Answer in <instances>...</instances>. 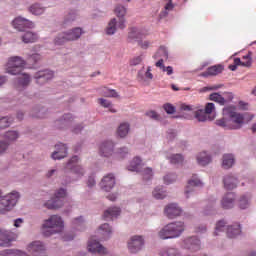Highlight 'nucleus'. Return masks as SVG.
Returning a JSON list of instances; mask_svg holds the SVG:
<instances>
[{
    "label": "nucleus",
    "mask_w": 256,
    "mask_h": 256,
    "mask_svg": "<svg viewBox=\"0 0 256 256\" xmlns=\"http://www.w3.org/2000/svg\"><path fill=\"white\" fill-rule=\"evenodd\" d=\"M252 53L248 52L247 55L242 57V67H251L253 65V59L251 58Z\"/></svg>",
    "instance_id": "nucleus-58"
},
{
    "label": "nucleus",
    "mask_w": 256,
    "mask_h": 256,
    "mask_svg": "<svg viewBox=\"0 0 256 256\" xmlns=\"http://www.w3.org/2000/svg\"><path fill=\"white\" fill-rule=\"evenodd\" d=\"M196 161L201 167H206V165H209L213 161V158L209 152L202 151L196 155Z\"/></svg>",
    "instance_id": "nucleus-31"
},
{
    "label": "nucleus",
    "mask_w": 256,
    "mask_h": 256,
    "mask_svg": "<svg viewBox=\"0 0 256 256\" xmlns=\"http://www.w3.org/2000/svg\"><path fill=\"white\" fill-rule=\"evenodd\" d=\"M121 215V208L119 207H110L106 211H104L103 218L106 221H111L113 219H117Z\"/></svg>",
    "instance_id": "nucleus-33"
},
{
    "label": "nucleus",
    "mask_w": 256,
    "mask_h": 256,
    "mask_svg": "<svg viewBox=\"0 0 256 256\" xmlns=\"http://www.w3.org/2000/svg\"><path fill=\"white\" fill-rule=\"evenodd\" d=\"M65 229V221L60 215H51L47 219L43 220L41 231L44 237H51L63 233Z\"/></svg>",
    "instance_id": "nucleus-2"
},
{
    "label": "nucleus",
    "mask_w": 256,
    "mask_h": 256,
    "mask_svg": "<svg viewBox=\"0 0 256 256\" xmlns=\"http://www.w3.org/2000/svg\"><path fill=\"white\" fill-rule=\"evenodd\" d=\"M67 197V190L65 188L58 189L54 197L44 203L46 209H61L63 207V200Z\"/></svg>",
    "instance_id": "nucleus-7"
},
{
    "label": "nucleus",
    "mask_w": 256,
    "mask_h": 256,
    "mask_svg": "<svg viewBox=\"0 0 256 256\" xmlns=\"http://www.w3.org/2000/svg\"><path fill=\"white\" fill-rule=\"evenodd\" d=\"M4 139H5L4 141H6V143H9V145H11V143H14V141L19 139V132L15 131V130L7 131L4 134Z\"/></svg>",
    "instance_id": "nucleus-42"
},
{
    "label": "nucleus",
    "mask_w": 256,
    "mask_h": 256,
    "mask_svg": "<svg viewBox=\"0 0 256 256\" xmlns=\"http://www.w3.org/2000/svg\"><path fill=\"white\" fill-rule=\"evenodd\" d=\"M151 71V66L146 68L142 67V69L138 71L139 81H142L143 83H151V81H153V73Z\"/></svg>",
    "instance_id": "nucleus-27"
},
{
    "label": "nucleus",
    "mask_w": 256,
    "mask_h": 256,
    "mask_svg": "<svg viewBox=\"0 0 256 256\" xmlns=\"http://www.w3.org/2000/svg\"><path fill=\"white\" fill-rule=\"evenodd\" d=\"M142 177L144 181H151L153 179V168L146 167L142 170Z\"/></svg>",
    "instance_id": "nucleus-56"
},
{
    "label": "nucleus",
    "mask_w": 256,
    "mask_h": 256,
    "mask_svg": "<svg viewBox=\"0 0 256 256\" xmlns=\"http://www.w3.org/2000/svg\"><path fill=\"white\" fill-rule=\"evenodd\" d=\"M127 155H129V148L126 146L118 148L115 152L117 159H125Z\"/></svg>",
    "instance_id": "nucleus-54"
},
{
    "label": "nucleus",
    "mask_w": 256,
    "mask_h": 256,
    "mask_svg": "<svg viewBox=\"0 0 256 256\" xmlns=\"http://www.w3.org/2000/svg\"><path fill=\"white\" fill-rule=\"evenodd\" d=\"M111 235H113V228L109 223H104L98 228V237L100 241H108L111 239Z\"/></svg>",
    "instance_id": "nucleus-24"
},
{
    "label": "nucleus",
    "mask_w": 256,
    "mask_h": 256,
    "mask_svg": "<svg viewBox=\"0 0 256 256\" xmlns=\"http://www.w3.org/2000/svg\"><path fill=\"white\" fill-rule=\"evenodd\" d=\"M114 13L118 17V21L119 19H125V15H127V8H125L123 5H117Z\"/></svg>",
    "instance_id": "nucleus-51"
},
{
    "label": "nucleus",
    "mask_w": 256,
    "mask_h": 256,
    "mask_svg": "<svg viewBox=\"0 0 256 256\" xmlns=\"http://www.w3.org/2000/svg\"><path fill=\"white\" fill-rule=\"evenodd\" d=\"M219 73H223V65H215V66L209 67L207 71L202 74V76L203 77L215 76V75H219Z\"/></svg>",
    "instance_id": "nucleus-39"
},
{
    "label": "nucleus",
    "mask_w": 256,
    "mask_h": 256,
    "mask_svg": "<svg viewBox=\"0 0 256 256\" xmlns=\"http://www.w3.org/2000/svg\"><path fill=\"white\" fill-rule=\"evenodd\" d=\"M155 67H158V69H160L163 73H166L167 75H173V67L165 66L163 59H159L155 63Z\"/></svg>",
    "instance_id": "nucleus-43"
},
{
    "label": "nucleus",
    "mask_w": 256,
    "mask_h": 256,
    "mask_svg": "<svg viewBox=\"0 0 256 256\" xmlns=\"http://www.w3.org/2000/svg\"><path fill=\"white\" fill-rule=\"evenodd\" d=\"M193 187H203V181H201V179H199L197 175H193L192 179L188 180V184L184 190V195L186 199H189V197H193V194L195 193Z\"/></svg>",
    "instance_id": "nucleus-17"
},
{
    "label": "nucleus",
    "mask_w": 256,
    "mask_h": 256,
    "mask_svg": "<svg viewBox=\"0 0 256 256\" xmlns=\"http://www.w3.org/2000/svg\"><path fill=\"white\" fill-rule=\"evenodd\" d=\"M17 241V234L5 228L0 229V247H12L13 242Z\"/></svg>",
    "instance_id": "nucleus-10"
},
{
    "label": "nucleus",
    "mask_w": 256,
    "mask_h": 256,
    "mask_svg": "<svg viewBox=\"0 0 256 256\" xmlns=\"http://www.w3.org/2000/svg\"><path fill=\"white\" fill-rule=\"evenodd\" d=\"M165 156L172 165H180L184 160L183 155L181 154H166Z\"/></svg>",
    "instance_id": "nucleus-45"
},
{
    "label": "nucleus",
    "mask_w": 256,
    "mask_h": 256,
    "mask_svg": "<svg viewBox=\"0 0 256 256\" xmlns=\"http://www.w3.org/2000/svg\"><path fill=\"white\" fill-rule=\"evenodd\" d=\"M152 43L153 42L150 40L141 38L138 40V47H140V49L147 50L151 47Z\"/></svg>",
    "instance_id": "nucleus-59"
},
{
    "label": "nucleus",
    "mask_w": 256,
    "mask_h": 256,
    "mask_svg": "<svg viewBox=\"0 0 256 256\" xmlns=\"http://www.w3.org/2000/svg\"><path fill=\"white\" fill-rule=\"evenodd\" d=\"M160 256H181V252L177 248H166L160 252Z\"/></svg>",
    "instance_id": "nucleus-49"
},
{
    "label": "nucleus",
    "mask_w": 256,
    "mask_h": 256,
    "mask_svg": "<svg viewBox=\"0 0 256 256\" xmlns=\"http://www.w3.org/2000/svg\"><path fill=\"white\" fill-rule=\"evenodd\" d=\"M29 83H31V75L27 73H23V74H20V76L18 77L16 87H18V89L21 87L25 88V87H28Z\"/></svg>",
    "instance_id": "nucleus-36"
},
{
    "label": "nucleus",
    "mask_w": 256,
    "mask_h": 256,
    "mask_svg": "<svg viewBox=\"0 0 256 256\" xmlns=\"http://www.w3.org/2000/svg\"><path fill=\"white\" fill-rule=\"evenodd\" d=\"M22 43H36V41H39V34L37 32L33 31H24L20 35Z\"/></svg>",
    "instance_id": "nucleus-32"
},
{
    "label": "nucleus",
    "mask_w": 256,
    "mask_h": 256,
    "mask_svg": "<svg viewBox=\"0 0 256 256\" xmlns=\"http://www.w3.org/2000/svg\"><path fill=\"white\" fill-rule=\"evenodd\" d=\"M34 79L36 80V83L43 85V83H46V81L53 79V71L51 70L38 71L34 75Z\"/></svg>",
    "instance_id": "nucleus-28"
},
{
    "label": "nucleus",
    "mask_w": 256,
    "mask_h": 256,
    "mask_svg": "<svg viewBox=\"0 0 256 256\" xmlns=\"http://www.w3.org/2000/svg\"><path fill=\"white\" fill-rule=\"evenodd\" d=\"M99 155L101 157H113L115 155V142L111 140L103 141L99 146Z\"/></svg>",
    "instance_id": "nucleus-15"
},
{
    "label": "nucleus",
    "mask_w": 256,
    "mask_h": 256,
    "mask_svg": "<svg viewBox=\"0 0 256 256\" xmlns=\"http://www.w3.org/2000/svg\"><path fill=\"white\" fill-rule=\"evenodd\" d=\"M19 199H21V193L19 191L14 190L4 195L1 190L0 215H7L12 209H15L17 203H19Z\"/></svg>",
    "instance_id": "nucleus-4"
},
{
    "label": "nucleus",
    "mask_w": 256,
    "mask_h": 256,
    "mask_svg": "<svg viewBox=\"0 0 256 256\" xmlns=\"http://www.w3.org/2000/svg\"><path fill=\"white\" fill-rule=\"evenodd\" d=\"M194 119H196V121H198L199 123L213 121V118L205 113V109L199 106H196V109L194 110Z\"/></svg>",
    "instance_id": "nucleus-29"
},
{
    "label": "nucleus",
    "mask_w": 256,
    "mask_h": 256,
    "mask_svg": "<svg viewBox=\"0 0 256 256\" xmlns=\"http://www.w3.org/2000/svg\"><path fill=\"white\" fill-rule=\"evenodd\" d=\"M237 201V194L235 192H227L223 195L220 205L222 209H233L235 202Z\"/></svg>",
    "instance_id": "nucleus-20"
},
{
    "label": "nucleus",
    "mask_w": 256,
    "mask_h": 256,
    "mask_svg": "<svg viewBox=\"0 0 256 256\" xmlns=\"http://www.w3.org/2000/svg\"><path fill=\"white\" fill-rule=\"evenodd\" d=\"M129 39H141V30L132 28L128 34Z\"/></svg>",
    "instance_id": "nucleus-61"
},
{
    "label": "nucleus",
    "mask_w": 256,
    "mask_h": 256,
    "mask_svg": "<svg viewBox=\"0 0 256 256\" xmlns=\"http://www.w3.org/2000/svg\"><path fill=\"white\" fill-rule=\"evenodd\" d=\"M115 184V175L110 173L102 178L100 182V189H102V191H105L106 193H109L115 187Z\"/></svg>",
    "instance_id": "nucleus-21"
},
{
    "label": "nucleus",
    "mask_w": 256,
    "mask_h": 256,
    "mask_svg": "<svg viewBox=\"0 0 256 256\" xmlns=\"http://www.w3.org/2000/svg\"><path fill=\"white\" fill-rule=\"evenodd\" d=\"M163 181L165 185H171L172 183H175V181H177V174L175 173L166 174L163 178Z\"/></svg>",
    "instance_id": "nucleus-57"
},
{
    "label": "nucleus",
    "mask_w": 256,
    "mask_h": 256,
    "mask_svg": "<svg viewBox=\"0 0 256 256\" xmlns=\"http://www.w3.org/2000/svg\"><path fill=\"white\" fill-rule=\"evenodd\" d=\"M117 29H125V19L112 18L106 27V35H115Z\"/></svg>",
    "instance_id": "nucleus-18"
},
{
    "label": "nucleus",
    "mask_w": 256,
    "mask_h": 256,
    "mask_svg": "<svg viewBox=\"0 0 256 256\" xmlns=\"http://www.w3.org/2000/svg\"><path fill=\"white\" fill-rule=\"evenodd\" d=\"M72 225L77 231H85V219L83 216L74 218L72 220Z\"/></svg>",
    "instance_id": "nucleus-44"
},
{
    "label": "nucleus",
    "mask_w": 256,
    "mask_h": 256,
    "mask_svg": "<svg viewBox=\"0 0 256 256\" xmlns=\"http://www.w3.org/2000/svg\"><path fill=\"white\" fill-rule=\"evenodd\" d=\"M9 151V142L5 140L0 141V156L5 155Z\"/></svg>",
    "instance_id": "nucleus-63"
},
{
    "label": "nucleus",
    "mask_w": 256,
    "mask_h": 256,
    "mask_svg": "<svg viewBox=\"0 0 256 256\" xmlns=\"http://www.w3.org/2000/svg\"><path fill=\"white\" fill-rule=\"evenodd\" d=\"M169 59V50H167V47L162 46L158 49V51L153 55V59Z\"/></svg>",
    "instance_id": "nucleus-46"
},
{
    "label": "nucleus",
    "mask_w": 256,
    "mask_h": 256,
    "mask_svg": "<svg viewBox=\"0 0 256 256\" xmlns=\"http://www.w3.org/2000/svg\"><path fill=\"white\" fill-rule=\"evenodd\" d=\"M99 105L101 107H104V109H108L110 113H117V109H115V106H113V103L111 101L105 99V98H100L98 99Z\"/></svg>",
    "instance_id": "nucleus-47"
},
{
    "label": "nucleus",
    "mask_w": 256,
    "mask_h": 256,
    "mask_svg": "<svg viewBox=\"0 0 256 256\" xmlns=\"http://www.w3.org/2000/svg\"><path fill=\"white\" fill-rule=\"evenodd\" d=\"M173 9H175V5L173 4L172 0H169L164 6V11L161 12L160 17H167L169 12L173 11Z\"/></svg>",
    "instance_id": "nucleus-55"
},
{
    "label": "nucleus",
    "mask_w": 256,
    "mask_h": 256,
    "mask_svg": "<svg viewBox=\"0 0 256 256\" xmlns=\"http://www.w3.org/2000/svg\"><path fill=\"white\" fill-rule=\"evenodd\" d=\"M152 196L154 199H165L167 197V190H165V187L163 186H157L152 191Z\"/></svg>",
    "instance_id": "nucleus-40"
},
{
    "label": "nucleus",
    "mask_w": 256,
    "mask_h": 256,
    "mask_svg": "<svg viewBox=\"0 0 256 256\" xmlns=\"http://www.w3.org/2000/svg\"><path fill=\"white\" fill-rule=\"evenodd\" d=\"M47 8H45V6H43V4L40 3H34L32 4L29 8L28 11L29 13H31V15H43L45 13Z\"/></svg>",
    "instance_id": "nucleus-35"
},
{
    "label": "nucleus",
    "mask_w": 256,
    "mask_h": 256,
    "mask_svg": "<svg viewBox=\"0 0 256 256\" xmlns=\"http://www.w3.org/2000/svg\"><path fill=\"white\" fill-rule=\"evenodd\" d=\"M13 121L14 119L11 116H5L0 118V131L1 129H7V127H10Z\"/></svg>",
    "instance_id": "nucleus-52"
},
{
    "label": "nucleus",
    "mask_w": 256,
    "mask_h": 256,
    "mask_svg": "<svg viewBox=\"0 0 256 256\" xmlns=\"http://www.w3.org/2000/svg\"><path fill=\"white\" fill-rule=\"evenodd\" d=\"M182 248L187 249L190 253L201 251V240L197 236L185 238L182 242Z\"/></svg>",
    "instance_id": "nucleus-11"
},
{
    "label": "nucleus",
    "mask_w": 256,
    "mask_h": 256,
    "mask_svg": "<svg viewBox=\"0 0 256 256\" xmlns=\"http://www.w3.org/2000/svg\"><path fill=\"white\" fill-rule=\"evenodd\" d=\"M223 185L227 191H233L239 186V178L235 174H227L223 177Z\"/></svg>",
    "instance_id": "nucleus-23"
},
{
    "label": "nucleus",
    "mask_w": 256,
    "mask_h": 256,
    "mask_svg": "<svg viewBox=\"0 0 256 256\" xmlns=\"http://www.w3.org/2000/svg\"><path fill=\"white\" fill-rule=\"evenodd\" d=\"M0 256H29V254L19 249H5L0 252Z\"/></svg>",
    "instance_id": "nucleus-38"
},
{
    "label": "nucleus",
    "mask_w": 256,
    "mask_h": 256,
    "mask_svg": "<svg viewBox=\"0 0 256 256\" xmlns=\"http://www.w3.org/2000/svg\"><path fill=\"white\" fill-rule=\"evenodd\" d=\"M12 26L14 27V29H16V31L24 33L26 29H33V27H35V24L33 23V21L27 18L18 16L12 21Z\"/></svg>",
    "instance_id": "nucleus-13"
},
{
    "label": "nucleus",
    "mask_w": 256,
    "mask_h": 256,
    "mask_svg": "<svg viewBox=\"0 0 256 256\" xmlns=\"http://www.w3.org/2000/svg\"><path fill=\"white\" fill-rule=\"evenodd\" d=\"M131 133V124L129 122H122L119 124L116 135L120 139H125Z\"/></svg>",
    "instance_id": "nucleus-30"
},
{
    "label": "nucleus",
    "mask_w": 256,
    "mask_h": 256,
    "mask_svg": "<svg viewBox=\"0 0 256 256\" xmlns=\"http://www.w3.org/2000/svg\"><path fill=\"white\" fill-rule=\"evenodd\" d=\"M224 117L216 120V125L222 127V129H228L232 131H237L247 125V123L253 121L255 117L253 114L249 113H239L236 111L235 106H227L223 108L222 111Z\"/></svg>",
    "instance_id": "nucleus-1"
},
{
    "label": "nucleus",
    "mask_w": 256,
    "mask_h": 256,
    "mask_svg": "<svg viewBox=\"0 0 256 256\" xmlns=\"http://www.w3.org/2000/svg\"><path fill=\"white\" fill-rule=\"evenodd\" d=\"M222 168L225 170L232 169V167L235 165V155L233 154H224L222 156Z\"/></svg>",
    "instance_id": "nucleus-34"
},
{
    "label": "nucleus",
    "mask_w": 256,
    "mask_h": 256,
    "mask_svg": "<svg viewBox=\"0 0 256 256\" xmlns=\"http://www.w3.org/2000/svg\"><path fill=\"white\" fill-rule=\"evenodd\" d=\"M54 161H61L67 157V145L60 143L55 146V151L51 154Z\"/></svg>",
    "instance_id": "nucleus-25"
},
{
    "label": "nucleus",
    "mask_w": 256,
    "mask_h": 256,
    "mask_svg": "<svg viewBox=\"0 0 256 256\" xmlns=\"http://www.w3.org/2000/svg\"><path fill=\"white\" fill-rule=\"evenodd\" d=\"M85 31L81 27H74L69 30L59 33L54 38V45H65V43H71L73 41H79Z\"/></svg>",
    "instance_id": "nucleus-5"
},
{
    "label": "nucleus",
    "mask_w": 256,
    "mask_h": 256,
    "mask_svg": "<svg viewBox=\"0 0 256 256\" xmlns=\"http://www.w3.org/2000/svg\"><path fill=\"white\" fill-rule=\"evenodd\" d=\"M217 203L216 198H212L209 202L206 208L204 209V215H215V205Z\"/></svg>",
    "instance_id": "nucleus-48"
},
{
    "label": "nucleus",
    "mask_w": 256,
    "mask_h": 256,
    "mask_svg": "<svg viewBox=\"0 0 256 256\" xmlns=\"http://www.w3.org/2000/svg\"><path fill=\"white\" fill-rule=\"evenodd\" d=\"M79 156H73L63 168L64 173L71 171L74 175H76L77 179H81L85 175V168L83 166L78 165Z\"/></svg>",
    "instance_id": "nucleus-9"
},
{
    "label": "nucleus",
    "mask_w": 256,
    "mask_h": 256,
    "mask_svg": "<svg viewBox=\"0 0 256 256\" xmlns=\"http://www.w3.org/2000/svg\"><path fill=\"white\" fill-rule=\"evenodd\" d=\"M226 225H227V221L219 220L216 223L215 230H214V235L217 236V235H220V233H223V231H225Z\"/></svg>",
    "instance_id": "nucleus-53"
},
{
    "label": "nucleus",
    "mask_w": 256,
    "mask_h": 256,
    "mask_svg": "<svg viewBox=\"0 0 256 256\" xmlns=\"http://www.w3.org/2000/svg\"><path fill=\"white\" fill-rule=\"evenodd\" d=\"M164 215L168 217V219H177V217L183 215V208L177 203H169L164 208Z\"/></svg>",
    "instance_id": "nucleus-14"
},
{
    "label": "nucleus",
    "mask_w": 256,
    "mask_h": 256,
    "mask_svg": "<svg viewBox=\"0 0 256 256\" xmlns=\"http://www.w3.org/2000/svg\"><path fill=\"white\" fill-rule=\"evenodd\" d=\"M27 63L21 56H12L6 63V73L9 75H21Z\"/></svg>",
    "instance_id": "nucleus-6"
},
{
    "label": "nucleus",
    "mask_w": 256,
    "mask_h": 256,
    "mask_svg": "<svg viewBox=\"0 0 256 256\" xmlns=\"http://www.w3.org/2000/svg\"><path fill=\"white\" fill-rule=\"evenodd\" d=\"M185 233V222L183 221H174L166 224L158 231L159 239L163 241L167 239H178Z\"/></svg>",
    "instance_id": "nucleus-3"
},
{
    "label": "nucleus",
    "mask_w": 256,
    "mask_h": 256,
    "mask_svg": "<svg viewBox=\"0 0 256 256\" xmlns=\"http://www.w3.org/2000/svg\"><path fill=\"white\" fill-rule=\"evenodd\" d=\"M29 253H32L34 256H46L47 248L42 241H33L27 247Z\"/></svg>",
    "instance_id": "nucleus-16"
},
{
    "label": "nucleus",
    "mask_w": 256,
    "mask_h": 256,
    "mask_svg": "<svg viewBox=\"0 0 256 256\" xmlns=\"http://www.w3.org/2000/svg\"><path fill=\"white\" fill-rule=\"evenodd\" d=\"M101 94L103 97H119L117 91L109 88H103Z\"/></svg>",
    "instance_id": "nucleus-60"
},
{
    "label": "nucleus",
    "mask_w": 256,
    "mask_h": 256,
    "mask_svg": "<svg viewBox=\"0 0 256 256\" xmlns=\"http://www.w3.org/2000/svg\"><path fill=\"white\" fill-rule=\"evenodd\" d=\"M87 251L94 255H107V253H109V250H107V248L100 244L95 238L88 240Z\"/></svg>",
    "instance_id": "nucleus-12"
},
{
    "label": "nucleus",
    "mask_w": 256,
    "mask_h": 256,
    "mask_svg": "<svg viewBox=\"0 0 256 256\" xmlns=\"http://www.w3.org/2000/svg\"><path fill=\"white\" fill-rule=\"evenodd\" d=\"M241 233V224L239 222L228 225L226 228V235L229 239H237Z\"/></svg>",
    "instance_id": "nucleus-26"
},
{
    "label": "nucleus",
    "mask_w": 256,
    "mask_h": 256,
    "mask_svg": "<svg viewBox=\"0 0 256 256\" xmlns=\"http://www.w3.org/2000/svg\"><path fill=\"white\" fill-rule=\"evenodd\" d=\"M141 163H143V160L141 157L136 156L134 157L129 165L127 166L128 171L139 173V167H141Z\"/></svg>",
    "instance_id": "nucleus-37"
},
{
    "label": "nucleus",
    "mask_w": 256,
    "mask_h": 256,
    "mask_svg": "<svg viewBox=\"0 0 256 256\" xmlns=\"http://www.w3.org/2000/svg\"><path fill=\"white\" fill-rule=\"evenodd\" d=\"M252 199L253 196L249 192L241 194L236 200L238 209H240L241 211H247V209L251 207Z\"/></svg>",
    "instance_id": "nucleus-22"
},
{
    "label": "nucleus",
    "mask_w": 256,
    "mask_h": 256,
    "mask_svg": "<svg viewBox=\"0 0 256 256\" xmlns=\"http://www.w3.org/2000/svg\"><path fill=\"white\" fill-rule=\"evenodd\" d=\"M143 59H145V54H140L139 56H135L131 60V65H134V66L141 65V63L143 62Z\"/></svg>",
    "instance_id": "nucleus-64"
},
{
    "label": "nucleus",
    "mask_w": 256,
    "mask_h": 256,
    "mask_svg": "<svg viewBox=\"0 0 256 256\" xmlns=\"http://www.w3.org/2000/svg\"><path fill=\"white\" fill-rule=\"evenodd\" d=\"M62 125H71L73 133H81L83 131V124L75 123V118L72 114H65L61 119Z\"/></svg>",
    "instance_id": "nucleus-19"
},
{
    "label": "nucleus",
    "mask_w": 256,
    "mask_h": 256,
    "mask_svg": "<svg viewBox=\"0 0 256 256\" xmlns=\"http://www.w3.org/2000/svg\"><path fill=\"white\" fill-rule=\"evenodd\" d=\"M210 101H214L215 103H219V105H225L227 103V100H225V97H223L219 93H212L209 96Z\"/></svg>",
    "instance_id": "nucleus-50"
},
{
    "label": "nucleus",
    "mask_w": 256,
    "mask_h": 256,
    "mask_svg": "<svg viewBox=\"0 0 256 256\" xmlns=\"http://www.w3.org/2000/svg\"><path fill=\"white\" fill-rule=\"evenodd\" d=\"M79 19V11L71 10L65 17H64V25H71V23L77 21Z\"/></svg>",
    "instance_id": "nucleus-41"
},
{
    "label": "nucleus",
    "mask_w": 256,
    "mask_h": 256,
    "mask_svg": "<svg viewBox=\"0 0 256 256\" xmlns=\"http://www.w3.org/2000/svg\"><path fill=\"white\" fill-rule=\"evenodd\" d=\"M143 247H145V237L141 235H133L127 241V249L132 255L143 251Z\"/></svg>",
    "instance_id": "nucleus-8"
},
{
    "label": "nucleus",
    "mask_w": 256,
    "mask_h": 256,
    "mask_svg": "<svg viewBox=\"0 0 256 256\" xmlns=\"http://www.w3.org/2000/svg\"><path fill=\"white\" fill-rule=\"evenodd\" d=\"M204 112L208 116L215 114V104H213L211 102L206 103L205 108H204Z\"/></svg>",
    "instance_id": "nucleus-62"
}]
</instances>
